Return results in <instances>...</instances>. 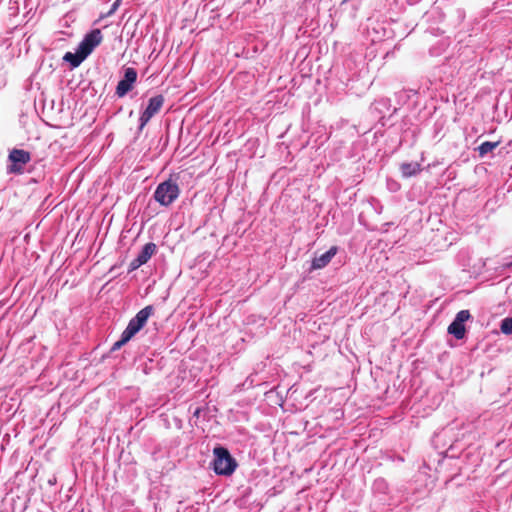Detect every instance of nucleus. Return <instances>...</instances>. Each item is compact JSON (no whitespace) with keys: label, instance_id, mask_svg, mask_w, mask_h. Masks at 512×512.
<instances>
[{"label":"nucleus","instance_id":"nucleus-28","mask_svg":"<svg viewBox=\"0 0 512 512\" xmlns=\"http://www.w3.org/2000/svg\"><path fill=\"white\" fill-rule=\"evenodd\" d=\"M501 320L510 321V320H512V316H506V317L502 318Z\"/></svg>","mask_w":512,"mask_h":512},{"label":"nucleus","instance_id":"nucleus-7","mask_svg":"<svg viewBox=\"0 0 512 512\" xmlns=\"http://www.w3.org/2000/svg\"><path fill=\"white\" fill-rule=\"evenodd\" d=\"M103 39L101 30L96 28L89 31L78 44L80 50L89 56L93 50L101 43Z\"/></svg>","mask_w":512,"mask_h":512},{"label":"nucleus","instance_id":"nucleus-30","mask_svg":"<svg viewBox=\"0 0 512 512\" xmlns=\"http://www.w3.org/2000/svg\"><path fill=\"white\" fill-rule=\"evenodd\" d=\"M397 461H401V462H403V461H404V458H403L402 456H398V457H397Z\"/></svg>","mask_w":512,"mask_h":512},{"label":"nucleus","instance_id":"nucleus-6","mask_svg":"<svg viewBox=\"0 0 512 512\" xmlns=\"http://www.w3.org/2000/svg\"><path fill=\"white\" fill-rule=\"evenodd\" d=\"M157 246L153 242L146 243L135 259H133L129 264L128 272L131 273L137 270L142 265L146 264L150 258L156 253Z\"/></svg>","mask_w":512,"mask_h":512},{"label":"nucleus","instance_id":"nucleus-32","mask_svg":"<svg viewBox=\"0 0 512 512\" xmlns=\"http://www.w3.org/2000/svg\"><path fill=\"white\" fill-rule=\"evenodd\" d=\"M53 482H56V479L49 480V483L52 484Z\"/></svg>","mask_w":512,"mask_h":512},{"label":"nucleus","instance_id":"nucleus-18","mask_svg":"<svg viewBox=\"0 0 512 512\" xmlns=\"http://www.w3.org/2000/svg\"><path fill=\"white\" fill-rule=\"evenodd\" d=\"M154 313V306L148 305L141 309L131 320H148Z\"/></svg>","mask_w":512,"mask_h":512},{"label":"nucleus","instance_id":"nucleus-13","mask_svg":"<svg viewBox=\"0 0 512 512\" xmlns=\"http://www.w3.org/2000/svg\"><path fill=\"white\" fill-rule=\"evenodd\" d=\"M422 171L421 164L418 162H404L400 165V172L403 178H410L418 175Z\"/></svg>","mask_w":512,"mask_h":512},{"label":"nucleus","instance_id":"nucleus-4","mask_svg":"<svg viewBox=\"0 0 512 512\" xmlns=\"http://www.w3.org/2000/svg\"><path fill=\"white\" fill-rule=\"evenodd\" d=\"M165 102L162 94L155 95L148 100L146 108L141 112L137 133L140 134L148 122L160 112Z\"/></svg>","mask_w":512,"mask_h":512},{"label":"nucleus","instance_id":"nucleus-35","mask_svg":"<svg viewBox=\"0 0 512 512\" xmlns=\"http://www.w3.org/2000/svg\"><path fill=\"white\" fill-rule=\"evenodd\" d=\"M120 2H122V0H119Z\"/></svg>","mask_w":512,"mask_h":512},{"label":"nucleus","instance_id":"nucleus-29","mask_svg":"<svg viewBox=\"0 0 512 512\" xmlns=\"http://www.w3.org/2000/svg\"><path fill=\"white\" fill-rule=\"evenodd\" d=\"M195 327H196V322H192L190 329H195Z\"/></svg>","mask_w":512,"mask_h":512},{"label":"nucleus","instance_id":"nucleus-10","mask_svg":"<svg viewBox=\"0 0 512 512\" xmlns=\"http://www.w3.org/2000/svg\"><path fill=\"white\" fill-rule=\"evenodd\" d=\"M146 324L147 322H128L127 327L120 335V339L127 344L146 326Z\"/></svg>","mask_w":512,"mask_h":512},{"label":"nucleus","instance_id":"nucleus-8","mask_svg":"<svg viewBox=\"0 0 512 512\" xmlns=\"http://www.w3.org/2000/svg\"><path fill=\"white\" fill-rule=\"evenodd\" d=\"M338 247L331 246L325 253L320 256H315L311 262V267L309 271L319 270L326 267L332 260V258L337 254Z\"/></svg>","mask_w":512,"mask_h":512},{"label":"nucleus","instance_id":"nucleus-17","mask_svg":"<svg viewBox=\"0 0 512 512\" xmlns=\"http://www.w3.org/2000/svg\"><path fill=\"white\" fill-rule=\"evenodd\" d=\"M412 95H417V91L416 90H413V89H409V90H401L397 93H395V98H396V101H397V104L399 105H405L410 97Z\"/></svg>","mask_w":512,"mask_h":512},{"label":"nucleus","instance_id":"nucleus-19","mask_svg":"<svg viewBox=\"0 0 512 512\" xmlns=\"http://www.w3.org/2000/svg\"><path fill=\"white\" fill-rule=\"evenodd\" d=\"M125 342H123L120 338L114 342V344L111 346L110 350L103 354L102 355V360L105 361L106 359L112 357V354L115 352V351H118L120 350L123 346H125Z\"/></svg>","mask_w":512,"mask_h":512},{"label":"nucleus","instance_id":"nucleus-15","mask_svg":"<svg viewBox=\"0 0 512 512\" xmlns=\"http://www.w3.org/2000/svg\"><path fill=\"white\" fill-rule=\"evenodd\" d=\"M454 312L453 304L443 302L440 304L439 308L436 310V314L433 316L432 320H440L443 318H449Z\"/></svg>","mask_w":512,"mask_h":512},{"label":"nucleus","instance_id":"nucleus-1","mask_svg":"<svg viewBox=\"0 0 512 512\" xmlns=\"http://www.w3.org/2000/svg\"><path fill=\"white\" fill-rule=\"evenodd\" d=\"M213 458L209 464L210 469L217 476L229 477L238 467L236 458L223 444H216L212 450Z\"/></svg>","mask_w":512,"mask_h":512},{"label":"nucleus","instance_id":"nucleus-21","mask_svg":"<svg viewBox=\"0 0 512 512\" xmlns=\"http://www.w3.org/2000/svg\"><path fill=\"white\" fill-rule=\"evenodd\" d=\"M470 317L471 314L469 310H460L455 314L453 320H469Z\"/></svg>","mask_w":512,"mask_h":512},{"label":"nucleus","instance_id":"nucleus-12","mask_svg":"<svg viewBox=\"0 0 512 512\" xmlns=\"http://www.w3.org/2000/svg\"><path fill=\"white\" fill-rule=\"evenodd\" d=\"M466 322H450L447 328V334L453 336L456 340H463L467 337L468 329Z\"/></svg>","mask_w":512,"mask_h":512},{"label":"nucleus","instance_id":"nucleus-33","mask_svg":"<svg viewBox=\"0 0 512 512\" xmlns=\"http://www.w3.org/2000/svg\"><path fill=\"white\" fill-rule=\"evenodd\" d=\"M53 482H56V479L49 480V483L52 484Z\"/></svg>","mask_w":512,"mask_h":512},{"label":"nucleus","instance_id":"nucleus-5","mask_svg":"<svg viewBox=\"0 0 512 512\" xmlns=\"http://www.w3.org/2000/svg\"><path fill=\"white\" fill-rule=\"evenodd\" d=\"M137 81V71L133 67L124 68L123 76L118 82L115 94L122 98L126 96L134 87V84Z\"/></svg>","mask_w":512,"mask_h":512},{"label":"nucleus","instance_id":"nucleus-9","mask_svg":"<svg viewBox=\"0 0 512 512\" xmlns=\"http://www.w3.org/2000/svg\"><path fill=\"white\" fill-rule=\"evenodd\" d=\"M391 109V100L387 97H381L376 99L371 105H370V113L379 118L382 119L385 117L386 112L390 111Z\"/></svg>","mask_w":512,"mask_h":512},{"label":"nucleus","instance_id":"nucleus-24","mask_svg":"<svg viewBox=\"0 0 512 512\" xmlns=\"http://www.w3.org/2000/svg\"><path fill=\"white\" fill-rule=\"evenodd\" d=\"M329 324H330V322H322V323H319V324H318L317 329H318V330H320V331H321V330H325V329H326V327H327V326H329Z\"/></svg>","mask_w":512,"mask_h":512},{"label":"nucleus","instance_id":"nucleus-14","mask_svg":"<svg viewBox=\"0 0 512 512\" xmlns=\"http://www.w3.org/2000/svg\"><path fill=\"white\" fill-rule=\"evenodd\" d=\"M372 492L375 496L383 500V497L389 492V485L387 481L381 477L375 479L372 484Z\"/></svg>","mask_w":512,"mask_h":512},{"label":"nucleus","instance_id":"nucleus-27","mask_svg":"<svg viewBox=\"0 0 512 512\" xmlns=\"http://www.w3.org/2000/svg\"><path fill=\"white\" fill-rule=\"evenodd\" d=\"M200 412H201V408H199V407L196 408V410L194 411V416L199 417Z\"/></svg>","mask_w":512,"mask_h":512},{"label":"nucleus","instance_id":"nucleus-20","mask_svg":"<svg viewBox=\"0 0 512 512\" xmlns=\"http://www.w3.org/2000/svg\"><path fill=\"white\" fill-rule=\"evenodd\" d=\"M120 5H121V2L119 0H115L114 3L111 5V8L109 9V11L106 12L105 14L100 15V19H104V18H108V17L112 16L117 11V9L119 8Z\"/></svg>","mask_w":512,"mask_h":512},{"label":"nucleus","instance_id":"nucleus-26","mask_svg":"<svg viewBox=\"0 0 512 512\" xmlns=\"http://www.w3.org/2000/svg\"><path fill=\"white\" fill-rule=\"evenodd\" d=\"M502 266H503L504 268H510V267H512V262H506V263H503V264H502Z\"/></svg>","mask_w":512,"mask_h":512},{"label":"nucleus","instance_id":"nucleus-3","mask_svg":"<svg viewBox=\"0 0 512 512\" xmlns=\"http://www.w3.org/2000/svg\"><path fill=\"white\" fill-rule=\"evenodd\" d=\"M180 194V188L176 180L171 177L159 183L154 191L153 198L161 206H170Z\"/></svg>","mask_w":512,"mask_h":512},{"label":"nucleus","instance_id":"nucleus-23","mask_svg":"<svg viewBox=\"0 0 512 512\" xmlns=\"http://www.w3.org/2000/svg\"><path fill=\"white\" fill-rule=\"evenodd\" d=\"M243 385L248 386V387L254 386V379H253L252 375H250L246 378Z\"/></svg>","mask_w":512,"mask_h":512},{"label":"nucleus","instance_id":"nucleus-31","mask_svg":"<svg viewBox=\"0 0 512 512\" xmlns=\"http://www.w3.org/2000/svg\"><path fill=\"white\" fill-rule=\"evenodd\" d=\"M396 111H397V108L395 107V108L393 109V111H392L391 115H393L394 113H396Z\"/></svg>","mask_w":512,"mask_h":512},{"label":"nucleus","instance_id":"nucleus-22","mask_svg":"<svg viewBox=\"0 0 512 512\" xmlns=\"http://www.w3.org/2000/svg\"><path fill=\"white\" fill-rule=\"evenodd\" d=\"M500 330L503 334L512 335V322H500Z\"/></svg>","mask_w":512,"mask_h":512},{"label":"nucleus","instance_id":"nucleus-11","mask_svg":"<svg viewBox=\"0 0 512 512\" xmlns=\"http://www.w3.org/2000/svg\"><path fill=\"white\" fill-rule=\"evenodd\" d=\"M87 57L88 56L77 47L74 53L70 51L66 52L63 56V61L67 62L71 69H75L79 67Z\"/></svg>","mask_w":512,"mask_h":512},{"label":"nucleus","instance_id":"nucleus-25","mask_svg":"<svg viewBox=\"0 0 512 512\" xmlns=\"http://www.w3.org/2000/svg\"><path fill=\"white\" fill-rule=\"evenodd\" d=\"M441 433H435L432 437V443L435 444L436 441L440 438Z\"/></svg>","mask_w":512,"mask_h":512},{"label":"nucleus","instance_id":"nucleus-34","mask_svg":"<svg viewBox=\"0 0 512 512\" xmlns=\"http://www.w3.org/2000/svg\"><path fill=\"white\" fill-rule=\"evenodd\" d=\"M311 323L313 324V326H316L318 322L313 321V322H311Z\"/></svg>","mask_w":512,"mask_h":512},{"label":"nucleus","instance_id":"nucleus-2","mask_svg":"<svg viewBox=\"0 0 512 512\" xmlns=\"http://www.w3.org/2000/svg\"><path fill=\"white\" fill-rule=\"evenodd\" d=\"M32 155L29 151L13 148L9 151L6 164L7 175H23L27 170L26 166L31 162Z\"/></svg>","mask_w":512,"mask_h":512},{"label":"nucleus","instance_id":"nucleus-16","mask_svg":"<svg viewBox=\"0 0 512 512\" xmlns=\"http://www.w3.org/2000/svg\"><path fill=\"white\" fill-rule=\"evenodd\" d=\"M499 145V141L491 142L485 141L481 143L475 150L478 151L480 157L486 156L488 153L492 152Z\"/></svg>","mask_w":512,"mask_h":512}]
</instances>
